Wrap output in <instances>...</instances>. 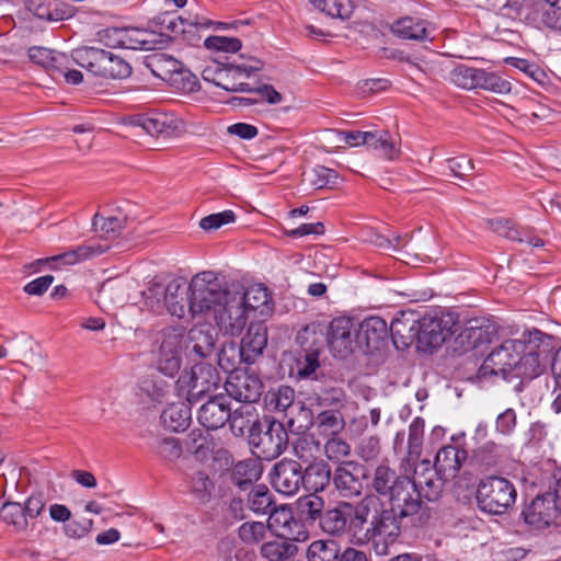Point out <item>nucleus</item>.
Segmentation results:
<instances>
[{
    "mask_svg": "<svg viewBox=\"0 0 561 561\" xmlns=\"http://www.w3.org/2000/svg\"><path fill=\"white\" fill-rule=\"evenodd\" d=\"M448 479H443L436 469L432 467V462L427 459L414 468V480L419 491H422V497L428 502L437 500L442 492L444 483Z\"/></svg>",
    "mask_w": 561,
    "mask_h": 561,
    "instance_id": "23",
    "label": "nucleus"
},
{
    "mask_svg": "<svg viewBox=\"0 0 561 561\" xmlns=\"http://www.w3.org/2000/svg\"><path fill=\"white\" fill-rule=\"evenodd\" d=\"M517 491L511 480L502 476L482 478L476 490L478 508L489 515H503L516 502Z\"/></svg>",
    "mask_w": 561,
    "mask_h": 561,
    "instance_id": "6",
    "label": "nucleus"
},
{
    "mask_svg": "<svg viewBox=\"0 0 561 561\" xmlns=\"http://www.w3.org/2000/svg\"><path fill=\"white\" fill-rule=\"evenodd\" d=\"M210 21L201 18L198 14L187 13L186 15H179L175 20H171L168 28L175 35H182L183 38L192 45L199 42L197 35L198 28H208Z\"/></svg>",
    "mask_w": 561,
    "mask_h": 561,
    "instance_id": "29",
    "label": "nucleus"
},
{
    "mask_svg": "<svg viewBox=\"0 0 561 561\" xmlns=\"http://www.w3.org/2000/svg\"><path fill=\"white\" fill-rule=\"evenodd\" d=\"M321 12L331 18L348 19L353 12L350 0H309Z\"/></svg>",
    "mask_w": 561,
    "mask_h": 561,
    "instance_id": "53",
    "label": "nucleus"
},
{
    "mask_svg": "<svg viewBox=\"0 0 561 561\" xmlns=\"http://www.w3.org/2000/svg\"><path fill=\"white\" fill-rule=\"evenodd\" d=\"M332 478L333 472L329 462L321 458L313 459L302 469V486L313 493L324 491Z\"/></svg>",
    "mask_w": 561,
    "mask_h": 561,
    "instance_id": "26",
    "label": "nucleus"
},
{
    "mask_svg": "<svg viewBox=\"0 0 561 561\" xmlns=\"http://www.w3.org/2000/svg\"><path fill=\"white\" fill-rule=\"evenodd\" d=\"M153 451L164 461L173 462L181 457L183 449L178 438L169 436L157 438Z\"/></svg>",
    "mask_w": 561,
    "mask_h": 561,
    "instance_id": "57",
    "label": "nucleus"
},
{
    "mask_svg": "<svg viewBox=\"0 0 561 561\" xmlns=\"http://www.w3.org/2000/svg\"><path fill=\"white\" fill-rule=\"evenodd\" d=\"M391 32L403 39L426 41L430 38L426 21L419 18L404 16L391 25Z\"/></svg>",
    "mask_w": 561,
    "mask_h": 561,
    "instance_id": "35",
    "label": "nucleus"
},
{
    "mask_svg": "<svg viewBox=\"0 0 561 561\" xmlns=\"http://www.w3.org/2000/svg\"><path fill=\"white\" fill-rule=\"evenodd\" d=\"M323 453L328 460L337 462L339 465L345 462L344 459L351 456V445L341 436H329L323 445Z\"/></svg>",
    "mask_w": 561,
    "mask_h": 561,
    "instance_id": "54",
    "label": "nucleus"
},
{
    "mask_svg": "<svg viewBox=\"0 0 561 561\" xmlns=\"http://www.w3.org/2000/svg\"><path fill=\"white\" fill-rule=\"evenodd\" d=\"M273 488L280 494L293 496L304 484L300 462L284 458L277 461L270 473Z\"/></svg>",
    "mask_w": 561,
    "mask_h": 561,
    "instance_id": "15",
    "label": "nucleus"
},
{
    "mask_svg": "<svg viewBox=\"0 0 561 561\" xmlns=\"http://www.w3.org/2000/svg\"><path fill=\"white\" fill-rule=\"evenodd\" d=\"M343 391L341 389L331 390V402L335 409H329L320 412L314 420L319 434L333 436L340 434L346 425L343 413L339 410L343 405Z\"/></svg>",
    "mask_w": 561,
    "mask_h": 561,
    "instance_id": "22",
    "label": "nucleus"
},
{
    "mask_svg": "<svg viewBox=\"0 0 561 561\" xmlns=\"http://www.w3.org/2000/svg\"><path fill=\"white\" fill-rule=\"evenodd\" d=\"M369 510L364 511V504L339 502L336 506L325 510L318 527L328 536L347 537L358 545L362 535V526Z\"/></svg>",
    "mask_w": 561,
    "mask_h": 561,
    "instance_id": "4",
    "label": "nucleus"
},
{
    "mask_svg": "<svg viewBox=\"0 0 561 561\" xmlns=\"http://www.w3.org/2000/svg\"><path fill=\"white\" fill-rule=\"evenodd\" d=\"M286 419L287 425L295 432H305L314 423L312 411L300 401L296 403Z\"/></svg>",
    "mask_w": 561,
    "mask_h": 561,
    "instance_id": "56",
    "label": "nucleus"
},
{
    "mask_svg": "<svg viewBox=\"0 0 561 561\" xmlns=\"http://www.w3.org/2000/svg\"><path fill=\"white\" fill-rule=\"evenodd\" d=\"M267 515L268 529L279 538L294 541H305L308 538V530L300 520L295 518L289 505H275Z\"/></svg>",
    "mask_w": 561,
    "mask_h": 561,
    "instance_id": "14",
    "label": "nucleus"
},
{
    "mask_svg": "<svg viewBox=\"0 0 561 561\" xmlns=\"http://www.w3.org/2000/svg\"><path fill=\"white\" fill-rule=\"evenodd\" d=\"M231 287L243 298L247 313L249 310H259L261 316H267L273 311L271 293L263 285H254L245 289L240 283H231Z\"/></svg>",
    "mask_w": 561,
    "mask_h": 561,
    "instance_id": "24",
    "label": "nucleus"
},
{
    "mask_svg": "<svg viewBox=\"0 0 561 561\" xmlns=\"http://www.w3.org/2000/svg\"><path fill=\"white\" fill-rule=\"evenodd\" d=\"M230 404L222 394L210 397L198 410V423L210 431L219 430L229 420Z\"/></svg>",
    "mask_w": 561,
    "mask_h": 561,
    "instance_id": "21",
    "label": "nucleus"
},
{
    "mask_svg": "<svg viewBox=\"0 0 561 561\" xmlns=\"http://www.w3.org/2000/svg\"><path fill=\"white\" fill-rule=\"evenodd\" d=\"M167 310L178 318H184L185 312L188 311V285L181 278L172 279L167 285L165 296Z\"/></svg>",
    "mask_w": 561,
    "mask_h": 561,
    "instance_id": "33",
    "label": "nucleus"
},
{
    "mask_svg": "<svg viewBox=\"0 0 561 561\" xmlns=\"http://www.w3.org/2000/svg\"><path fill=\"white\" fill-rule=\"evenodd\" d=\"M560 514V502L550 492L538 494L522 511L524 522L535 529H543L550 526Z\"/></svg>",
    "mask_w": 561,
    "mask_h": 561,
    "instance_id": "13",
    "label": "nucleus"
},
{
    "mask_svg": "<svg viewBox=\"0 0 561 561\" xmlns=\"http://www.w3.org/2000/svg\"><path fill=\"white\" fill-rule=\"evenodd\" d=\"M266 408L272 412H283L288 416L297 402H295V391L289 386H280L276 390H270L264 397Z\"/></svg>",
    "mask_w": 561,
    "mask_h": 561,
    "instance_id": "38",
    "label": "nucleus"
},
{
    "mask_svg": "<svg viewBox=\"0 0 561 561\" xmlns=\"http://www.w3.org/2000/svg\"><path fill=\"white\" fill-rule=\"evenodd\" d=\"M243 362L245 363V354L240 345L233 341L222 344L218 353V365L222 370L233 374Z\"/></svg>",
    "mask_w": 561,
    "mask_h": 561,
    "instance_id": "50",
    "label": "nucleus"
},
{
    "mask_svg": "<svg viewBox=\"0 0 561 561\" xmlns=\"http://www.w3.org/2000/svg\"><path fill=\"white\" fill-rule=\"evenodd\" d=\"M305 180L314 188H322L330 183H334L337 174L334 170L323 165H317L309 173H305Z\"/></svg>",
    "mask_w": 561,
    "mask_h": 561,
    "instance_id": "64",
    "label": "nucleus"
},
{
    "mask_svg": "<svg viewBox=\"0 0 561 561\" xmlns=\"http://www.w3.org/2000/svg\"><path fill=\"white\" fill-rule=\"evenodd\" d=\"M72 60L93 76L103 79H125L131 75V66L112 51L84 46L71 54Z\"/></svg>",
    "mask_w": 561,
    "mask_h": 561,
    "instance_id": "5",
    "label": "nucleus"
},
{
    "mask_svg": "<svg viewBox=\"0 0 561 561\" xmlns=\"http://www.w3.org/2000/svg\"><path fill=\"white\" fill-rule=\"evenodd\" d=\"M489 228L501 237L512 241L526 242L533 247H542L543 240L533 236L529 228L518 227L506 218H494L486 221Z\"/></svg>",
    "mask_w": 561,
    "mask_h": 561,
    "instance_id": "27",
    "label": "nucleus"
},
{
    "mask_svg": "<svg viewBox=\"0 0 561 561\" xmlns=\"http://www.w3.org/2000/svg\"><path fill=\"white\" fill-rule=\"evenodd\" d=\"M368 148L389 160L396 159L400 153L398 141L386 130L371 131Z\"/></svg>",
    "mask_w": 561,
    "mask_h": 561,
    "instance_id": "49",
    "label": "nucleus"
},
{
    "mask_svg": "<svg viewBox=\"0 0 561 561\" xmlns=\"http://www.w3.org/2000/svg\"><path fill=\"white\" fill-rule=\"evenodd\" d=\"M121 48L134 50H151L154 48L152 34L140 28L121 27Z\"/></svg>",
    "mask_w": 561,
    "mask_h": 561,
    "instance_id": "45",
    "label": "nucleus"
},
{
    "mask_svg": "<svg viewBox=\"0 0 561 561\" xmlns=\"http://www.w3.org/2000/svg\"><path fill=\"white\" fill-rule=\"evenodd\" d=\"M231 284L215 271L195 274L188 283V312L195 316H210L230 294Z\"/></svg>",
    "mask_w": 561,
    "mask_h": 561,
    "instance_id": "2",
    "label": "nucleus"
},
{
    "mask_svg": "<svg viewBox=\"0 0 561 561\" xmlns=\"http://www.w3.org/2000/svg\"><path fill=\"white\" fill-rule=\"evenodd\" d=\"M274 506V494L265 484H255L247 493L245 507L256 515H267Z\"/></svg>",
    "mask_w": 561,
    "mask_h": 561,
    "instance_id": "37",
    "label": "nucleus"
},
{
    "mask_svg": "<svg viewBox=\"0 0 561 561\" xmlns=\"http://www.w3.org/2000/svg\"><path fill=\"white\" fill-rule=\"evenodd\" d=\"M214 488V482L205 472L197 471L192 476L191 493L199 503L205 504L209 502Z\"/></svg>",
    "mask_w": 561,
    "mask_h": 561,
    "instance_id": "60",
    "label": "nucleus"
},
{
    "mask_svg": "<svg viewBox=\"0 0 561 561\" xmlns=\"http://www.w3.org/2000/svg\"><path fill=\"white\" fill-rule=\"evenodd\" d=\"M216 331L210 325H197L190 330L187 350L198 357L206 358L215 351Z\"/></svg>",
    "mask_w": 561,
    "mask_h": 561,
    "instance_id": "31",
    "label": "nucleus"
},
{
    "mask_svg": "<svg viewBox=\"0 0 561 561\" xmlns=\"http://www.w3.org/2000/svg\"><path fill=\"white\" fill-rule=\"evenodd\" d=\"M267 344V329L263 322L250 323L240 346L245 354V363H253L262 355Z\"/></svg>",
    "mask_w": 561,
    "mask_h": 561,
    "instance_id": "28",
    "label": "nucleus"
},
{
    "mask_svg": "<svg viewBox=\"0 0 561 561\" xmlns=\"http://www.w3.org/2000/svg\"><path fill=\"white\" fill-rule=\"evenodd\" d=\"M402 476H398L393 469L387 465H379L375 468L370 486L380 496L389 497L392 490L398 485Z\"/></svg>",
    "mask_w": 561,
    "mask_h": 561,
    "instance_id": "41",
    "label": "nucleus"
},
{
    "mask_svg": "<svg viewBox=\"0 0 561 561\" xmlns=\"http://www.w3.org/2000/svg\"><path fill=\"white\" fill-rule=\"evenodd\" d=\"M227 394L243 404L256 402L263 391V382L257 375L249 371H234L225 382Z\"/></svg>",
    "mask_w": 561,
    "mask_h": 561,
    "instance_id": "16",
    "label": "nucleus"
},
{
    "mask_svg": "<svg viewBox=\"0 0 561 561\" xmlns=\"http://www.w3.org/2000/svg\"><path fill=\"white\" fill-rule=\"evenodd\" d=\"M294 455L304 462H310L320 451V442L313 435H302L293 444Z\"/></svg>",
    "mask_w": 561,
    "mask_h": 561,
    "instance_id": "58",
    "label": "nucleus"
},
{
    "mask_svg": "<svg viewBox=\"0 0 561 561\" xmlns=\"http://www.w3.org/2000/svg\"><path fill=\"white\" fill-rule=\"evenodd\" d=\"M388 501L399 517H403L412 526H422L431 518V508L424 502L422 491H419L417 484L409 477H401Z\"/></svg>",
    "mask_w": 561,
    "mask_h": 561,
    "instance_id": "8",
    "label": "nucleus"
},
{
    "mask_svg": "<svg viewBox=\"0 0 561 561\" xmlns=\"http://www.w3.org/2000/svg\"><path fill=\"white\" fill-rule=\"evenodd\" d=\"M552 337L539 330L525 332L520 339L506 340L495 347L479 369L483 379L519 380V385L540 376L547 366Z\"/></svg>",
    "mask_w": 561,
    "mask_h": 561,
    "instance_id": "1",
    "label": "nucleus"
},
{
    "mask_svg": "<svg viewBox=\"0 0 561 561\" xmlns=\"http://www.w3.org/2000/svg\"><path fill=\"white\" fill-rule=\"evenodd\" d=\"M263 473V467L259 458H248L237 462L231 470V482L240 490L245 491L248 488L255 485Z\"/></svg>",
    "mask_w": 561,
    "mask_h": 561,
    "instance_id": "32",
    "label": "nucleus"
},
{
    "mask_svg": "<svg viewBox=\"0 0 561 561\" xmlns=\"http://www.w3.org/2000/svg\"><path fill=\"white\" fill-rule=\"evenodd\" d=\"M148 66L152 73L163 80L172 79L173 75H181V64L165 53H157L149 58Z\"/></svg>",
    "mask_w": 561,
    "mask_h": 561,
    "instance_id": "47",
    "label": "nucleus"
},
{
    "mask_svg": "<svg viewBox=\"0 0 561 561\" xmlns=\"http://www.w3.org/2000/svg\"><path fill=\"white\" fill-rule=\"evenodd\" d=\"M243 298L230 288V294L222 300L217 309L210 314L216 324L225 334L239 335L248 323L247 310L243 306Z\"/></svg>",
    "mask_w": 561,
    "mask_h": 561,
    "instance_id": "10",
    "label": "nucleus"
},
{
    "mask_svg": "<svg viewBox=\"0 0 561 561\" xmlns=\"http://www.w3.org/2000/svg\"><path fill=\"white\" fill-rule=\"evenodd\" d=\"M324 505V500L316 495V493L306 495L299 500L301 514L305 516L306 520L309 523L318 522V525L325 513Z\"/></svg>",
    "mask_w": 561,
    "mask_h": 561,
    "instance_id": "55",
    "label": "nucleus"
},
{
    "mask_svg": "<svg viewBox=\"0 0 561 561\" xmlns=\"http://www.w3.org/2000/svg\"><path fill=\"white\" fill-rule=\"evenodd\" d=\"M136 126L150 136L172 137L183 129V122L172 113L153 112L137 118Z\"/></svg>",
    "mask_w": 561,
    "mask_h": 561,
    "instance_id": "19",
    "label": "nucleus"
},
{
    "mask_svg": "<svg viewBox=\"0 0 561 561\" xmlns=\"http://www.w3.org/2000/svg\"><path fill=\"white\" fill-rule=\"evenodd\" d=\"M355 451L365 462L377 460L381 453L380 438L376 435L363 437L357 444Z\"/></svg>",
    "mask_w": 561,
    "mask_h": 561,
    "instance_id": "63",
    "label": "nucleus"
},
{
    "mask_svg": "<svg viewBox=\"0 0 561 561\" xmlns=\"http://www.w3.org/2000/svg\"><path fill=\"white\" fill-rule=\"evenodd\" d=\"M111 245L107 242L99 240H89L88 242L66 251L64 253L54 255L51 257L39 259L36 261L37 265L51 263V267L57 270L64 266L75 265L82 261L99 256L105 253Z\"/></svg>",
    "mask_w": 561,
    "mask_h": 561,
    "instance_id": "18",
    "label": "nucleus"
},
{
    "mask_svg": "<svg viewBox=\"0 0 561 561\" xmlns=\"http://www.w3.org/2000/svg\"><path fill=\"white\" fill-rule=\"evenodd\" d=\"M0 518L19 534L26 533L28 529V520L24 516L22 505L18 502H5L0 508Z\"/></svg>",
    "mask_w": 561,
    "mask_h": 561,
    "instance_id": "51",
    "label": "nucleus"
},
{
    "mask_svg": "<svg viewBox=\"0 0 561 561\" xmlns=\"http://www.w3.org/2000/svg\"><path fill=\"white\" fill-rule=\"evenodd\" d=\"M170 383L160 375L154 374L142 378L138 383V396L151 402H162L170 391Z\"/></svg>",
    "mask_w": 561,
    "mask_h": 561,
    "instance_id": "42",
    "label": "nucleus"
},
{
    "mask_svg": "<svg viewBox=\"0 0 561 561\" xmlns=\"http://www.w3.org/2000/svg\"><path fill=\"white\" fill-rule=\"evenodd\" d=\"M425 422L422 417H415L409 426L408 435V462L414 463L422 453Z\"/></svg>",
    "mask_w": 561,
    "mask_h": 561,
    "instance_id": "52",
    "label": "nucleus"
},
{
    "mask_svg": "<svg viewBox=\"0 0 561 561\" xmlns=\"http://www.w3.org/2000/svg\"><path fill=\"white\" fill-rule=\"evenodd\" d=\"M479 71L478 68L458 65L450 72V80L457 87L473 90L477 89Z\"/></svg>",
    "mask_w": 561,
    "mask_h": 561,
    "instance_id": "61",
    "label": "nucleus"
},
{
    "mask_svg": "<svg viewBox=\"0 0 561 561\" xmlns=\"http://www.w3.org/2000/svg\"><path fill=\"white\" fill-rule=\"evenodd\" d=\"M340 557V545L335 540H314L307 549L309 561H339Z\"/></svg>",
    "mask_w": 561,
    "mask_h": 561,
    "instance_id": "48",
    "label": "nucleus"
},
{
    "mask_svg": "<svg viewBox=\"0 0 561 561\" xmlns=\"http://www.w3.org/2000/svg\"><path fill=\"white\" fill-rule=\"evenodd\" d=\"M217 76V87L229 91L239 92L249 90V83L240 81L241 78H249L252 73L263 68L262 61L251 60L249 65L228 64Z\"/></svg>",
    "mask_w": 561,
    "mask_h": 561,
    "instance_id": "20",
    "label": "nucleus"
},
{
    "mask_svg": "<svg viewBox=\"0 0 561 561\" xmlns=\"http://www.w3.org/2000/svg\"><path fill=\"white\" fill-rule=\"evenodd\" d=\"M298 552V546L294 540L276 539L262 545L261 553L270 561H286L295 557Z\"/></svg>",
    "mask_w": 561,
    "mask_h": 561,
    "instance_id": "46",
    "label": "nucleus"
},
{
    "mask_svg": "<svg viewBox=\"0 0 561 561\" xmlns=\"http://www.w3.org/2000/svg\"><path fill=\"white\" fill-rule=\"evenodd\" d=\"M245 92L250 95L245 98H234L232 99V103L239 106H250L264 101L268 104H278L283 100L282 94L271 84H261L256 88L249 85V90Z\"/></svg>",
    "mask_w": 561,
    "mask_h": 561,
    "instance_id": "43",
    "label": "nucleus"
},
{
    "mask_svg": "<svg viewBox=\"0 0 561 561\" xmlns=\"http://www.w3.org/2000/svg\"><path fill=\"white\" fill-rule=\"evenodd\" d=\"M458 325L454 312L426 314L419 322L420 340L426 341L432 347H438L458 331Z\"/></svg>",
    "mask_w": 561,
    "mask_h": 561,
    "instance_id": "12",
    "label": "nucleus"
},
{
    "mask_svg": "<svg viewBox=\"0 0 561 561\" xmlns=\"http://www.w3.org/2000/svg\"><path fill=\"white\" fill-rule=\"evenodd\" d=\"M181 367L180 342L178 336L163 340L160 346L158 370L167 377H173Z\"/></svg>",
    "mask_w": 561,
    "mask_h": 561,
    "instance_id": "34",
    "label": "nucleus"
},
{
    "mask_svg": "<svg viewBox=\"0 0 561 561\" xmlns=\"http://www.w3.org/2000/svg\"><path fill=\"white\" fill-rule=\"evenodd\" d=\"M467 459V451L456 445L442 447L436 456L433 468L443 479H453L457 476L462 462Z\"/></svg>",
    "mask_w": 561,
    "mask_h": 561,
    "instance_id": "25",
    "label": "nucleus"
},
{
    "mask_svg": "<svg viewBox=\"0 0 561 561\" xmlns=\"http://www.w3.org/2000/svg\"><path fill=\"white\" fill-rule=\"evenodd\" d=\"M365 471L364 466L354 460L340 463L333 471L332 482L335 490L345 499L359 496L363 492L359 473L363 478H366Z\"/></svg>",
    "mask_w": 561,
    "mask_h": 561,
    "instance_id": "17",
    "label": "nucleus"
},
{
    "mask_svg": "<svg viewBox=\"0 0 561 561\" xmlns=\"http://www.w3.org/2000/svg\"><path fill=\"white\" fill-rule=\"evenodd\" d=\"M125 219L116 216L100 217L98 214L93 218L95 230L101 232V237L111 239L116 237L124 227Z\"/></svg>",
    "mask_w": 561,
    "mask_h": 561,
    "instance_id": "62",
    "label": "nucleus"
},
{
    "mask_svg": "<svg viewBox=\"0 0 561 561\" xmlns=\"http://www.w3.org/2000/svg\"><path fill=\"white\" fill-rule=\"evenodd\" d=\"M220 382V375L213 365L199 363L182 371L176 380V391L188 403H195L204 397L215 396Z\"/></svg>",
    "mask_w": 561,
    "mask_h": 561,
    "instance_id": "7",
    "label": "nucleus"
},
{
    "mask_svg": "<svg viewBox=\"0 0 561 561\" xmlns=\"http://www.w3.org/2000/svg\"><path fill=\"white\" fill-rule=\"evenodd\" d=\"M497 334L496 324L490 319H473L461 333L471 343L473 348L481 344L491 343Z\"/></svg>",
    "mask_w": 561,
    "mask_h": 561,
    "instance_id": "36",
    "label": "nucleus"
},
{
    "mask_svg": "<svg viewBox=\"0 0 561 561\" xmlns=\"http://www.w3.org/2000/svg\"><path fill=\"white\" fill-rule=\"evenodd\" d=\"M165 427L173 432L185 431L192 420L191 409L186 403H172L161 414Z\"/></svg>",
    "mask_w": 561,
    "mask_h": 561,
    "instance_id": "40",
    "label": "nucleus"
},
{
    "mask_svg": "<svg viewBox=\"0 0 561 561\" xmlns=\"http://www.w3.org/2000/svg\"><path fill=\"white\" fill-rule=\"evenodd\" d=\"M248 438L253 455L265 460L277 458L288 445V434L284 424L268 417H264Z\"/></svg>",
    "mask_w": 561,
    "mask_h": 561,
    "instance_id": "9",
    "label": "nucleus"
},
{
    "mask_svg": "<svg viewBox=\"0 0 561 561\" xmlns=\"http://www.w3.org/2000/svg\"><path fill=\"white\" fill-rule=\"evenodd\" d=\"M477 89L488 90L499 94H505L511 91V83L504 80L495 72H489L480 69L478 76Z\"/></svg>",
    "mask_w": 561,
    "mask_h": 561,
    "instance_id": "59",
    "label": "nucleus"
},
{
    "mask_svg": "<svg viewBox=\"0 0 561 561\" xmlns=\"http://www.w3.org/2000/svg\"><path fill=\"white\" fill-rule=\"evenodd\" d=\"M363 336L367 348H378L388 336L387 322L380 317H369L358 327V337Z\"/></svg>",
    "mask_w": 561,
    "mask_h": 561,
    "instance_id": "39",
    "label": "nucleus"
},
{
    "mask_svg": "<svg viewBox=\"0 0 561 561\" xmlns=\"http://www.w3.org/2000/svg\"><path fill=\"white\" fill-rule=\"evenodd\" d=\"M28 57L33 62L45 68L51 77H55L57 68L64 66L67 60L66 54L45 47H31L28 49Z\"/></svg>",
    "mask_w": 561,
    "mask_h": 561,
    "instance_id": "44",
    "label": "nucleus"
},
{
    "mask_svg": "<svg viewBox=\"0 0 561 561\" xmlns=\"http://www.w3.org/2000/svg\"><path fill=\"white\" fill-rule=\"evenodd\" d=\"M229 424L234 436H243L245 433L251 435L254 427H259L261 420L259 413L252 404H241L236 409L230 408Z\"/></svg>",
    "mask_w": 561,
    "mask_h": 561,
    "instance_id": "30",
    "label": "nucleus"
},
{
    "mask_svg": "<svg viewBox=\"0 0 561 561\" xmlns=\"http://www.w3.org/2000/svg\"><path fill=\"white\" fill-rule=\"evenodd\" d=\"M364 511H368L362 526L358 545L368 543L377 537H385L393 541L401 533L402 523L405 520L391 508H385L380 500L375 495H366L360 500Z\"/></svg>",
    "mask_w": 561,
    "mask_h": 561,
    "instance_id": "3",
    "label": "nucleus"
},
{
    "mask_svg": "<svg viewBox=\"0 0 561 561\" xmlns=\"http://www.w3.org/2000/svg\"><path fill=\"white\" fill-rule=\"evenodd\" d=\"M358 339V325L351 318L339 317L330 322L328 344L334 357L344 359L352 355Z\"/></svg>",
    "mask_w": 561,
    "mask_h": 561,
    "instance_id": "11",
    "label": "nucleus"
}]
</instances>
